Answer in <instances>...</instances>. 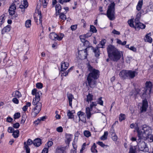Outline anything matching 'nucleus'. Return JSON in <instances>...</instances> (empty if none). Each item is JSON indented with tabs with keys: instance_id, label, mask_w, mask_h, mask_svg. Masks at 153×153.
Instances as JSON below:
<instances>
[{
	"instance_id": "f257e3e1",
	"label": "nucleus",
	"mask_w": 153,
	"mask_h": 153,
	"mask_svg": "<svg viewBox=\"0 0 153 153\" xmlns=\"http://www.w3.org/2000/svg\"><path fill=\"white\" fill-rule=\"evenodd\" d=\"M32 94L33 95L35 96V97L33 99L32 102L33 105L35 106V107L32 109V115L33 117H35L41 109L42 104L39 101L42 93L40 91L37 92V90L34 89L32 90Z\"/></svg>"
},
{
	"instance_id": "f03ea898",
	"label": "nucleus",
	"mask_w": 153,
	"mask_h": 153,
	"mask_svg": "<svg viewBox=\"0 0 153 153\" xmlns=\"http://www.w3.org/2000/svg\"><path fill=\"white\" fill-rule=\"evenodd\" d=\"M107 51L108 56L111 60L117 62L120 59L122 56H123L122 59H123L122 52L119 51L114 46L109 45L107 48Z\"/></svg>"
},
{
	"instance_id": "7ed1b4c3",
	"label": "nucleus",
	"mask_w": 153,
	"mask_h": 153,
	"mask_svg": "<svg viewBox=\"0 0 153 153\" xmlns=\"http://www.w3.org/2000/svg\"><path fill=\"white\" fill-rule=\"evenodd\" d=\"M138 137L140 139H145L149 137L152 133L151 128L146 126H144L143 128L137 130Z\"/></svg>"
},
{
	"instance_id": "20e7f679",
	"label": "nucleus",
	"mask_w": 153,
	"mask_h": 153,
	"mask_svg": "<svg viewBox=\"0 0 153 153\" xmlns=\"http://www.w3.org/2000/svg\"><path fill=\"white\" fill-rule=\"evenodd\" d=\"M88 71L90 72L87 78L97 79L99 77V71L93 68L90 64H88L87 67Z\"/></svg>"
},
{
	"instance_id": "39448f33",
	"label": "nucleus",
	"mask_w": 153,
	"mask_h": 153,
	"mask_svg": "<svg viewBox=\"0 0 153 153\" xmlns=\"http://www.w3.org/2000/svg\"><path fill=\"white\" fill-rule=\"evenodd\" d=\"M115 4L114 2L111 3L108 7V9L107 11V15L110 20H114L115 17Z\"/></svg>"
},
{
	"instance_id": "423d86ee",
	"label": "nucleus",
	"mask_w": 153,
	"mask_h": 153,
	"mask_svg": "<svg viewBox=\"0 0 153 153\" xmlns=\"http://www.w3.org/2000/svg\"><path fill=\"white\" fill-rule=\"evenodd\" d=\"M152 83L151 82H147L146 83V87L144 89L145 91L143 94L142 98L144 97L147 94H150L151 92Z\"/></svg>"
},
{
	"instance_id": "0eeeda50",
	"label": "nucleus",
	"mask_w": 153,
	"mask_h": 153,
	"mask_svg": "<svg viewBox=\"0 0 153 153\" xmlns=\"http://www.w3.org/2000/svg\"><path fill=\"white\" fill-rule=\"evenodd\" d=\"M64 36V34L62 33L57 35L55 33H51L50 34L49 37L51 39L53 40L60 41L62 40Z\"/></svg>"
},
{
	"instance_id": "6e6552de",
	"label": "nucleus",
	"mask_w": 153,
	"mask_h": 153,
	"mask_svg": "<svg viewBox=\"0 0 153 153\" xmlns=\"http://www.w3.org/2000/svg\"><path fill=\"white\" fill-rule=\"evenodd\" d=\"M35 22H36L37 25L41 24L42 27V15L41 12L40 11H39L38 10L37 17H34Z\"/></svg>"
},
{
	"instance_id": "1a4fd4ad",
	"label": "nucleus",
	"mask_w": 153,
	"mask_h": 153,
	"mask_svg": "<svg viewBox=\"0 0 153 153\" xmlns=\"http://www.w3.org/2000/svg\"><path fill=\"white\" fill-rule=\"evenodd\" d=\"M138 73L135 71L131 70H128V79H131L134 78L137 75Z\"/></svg>"
},
{
	"instance_id": "9d476101",
	"label": "nucleus",
	"mask_w": 153,
	"mask_h": 153,
	"mask_svg": "<svg viewBox=\"0 0 153 153\" xmlns=\"http://www.w3.org/2000/svg\"><path fill=\"white\" fill-rule=\"evenodd\" d=\"M77 115L79 118V120H80L83 123L86 122V118L85 113L81 111H79L78 112Z\"/></svg>"
},
{
	"instance_id": "9b49d317",
	"label": "nucleus",
	"mask_w": 153,
	"mask_h": 153,
	"mask_svg": "<svg viewBox=\"0 0 153 153\" xmlns=\"http://www.w3.org/2000/svg\"><path fill=\"white\" fill-rule=\"evenodd\" d=\"M26 144L25 142H24V145L25 149L26 151V153H30V149L28 147V146L31 145L32 143H33V141H32L31 139H29L27 141Z\"/></svg>"
},
{
	"instance_id": "f8f14e48",
	"label": "nucleus",
	"mask_w": 153,
	"mask_h": 153,
	"mask_svg": "<svg viewBox=\"0 0 153 153\" xmlns=\"http://www.w3.org/2000/svg\"><path fill=\"white\" fill-rule=\"evenodd\" d=\"M148 106V102L146 99L143 100L142 105L140 108L141 112H145Z\"/></svg>"
},
{
	"instance_id": "ddd939ff",
	"label": "nucleus",
	"mask_w": 153,
	"mask_h": 153,
	"mask_svg": "<svg viewBox=\"0 0 153 153\" xmlns=\"http://www.w3.org/2000/svg\"><path fill=\"white\" fill-rule=\"evenodd\" d=\"M128 70H123L119 73V76L120 78L123 79H128Z\"/></svg>"
},
{
	"instance_id": "4468645a",
	"label": "nucleus",
	"mask_w": 153,
	"mask_h": 153,
	"mask_svg": "<svg viewBox=\"0 0 153 153\" xmlns=\"http://www.w3.org/2000/svg\"><path fill=\"white\" fill-rule=\"evenodd\" d=\"M96 79L87 78L88 85L91 88H94L96 85V82L95 80Z\"/></svg>"
},
{
	"instance_id": "2eb2a0df",
	"label": "nucleus",
	"mask_w": 153,
	"mask_h": 153,
	"mask_svg": "<svg viewBox=\"0 0 153 153\" xmlns=\"http://www.w3.org/2000/svg\"><path fill=\"white\" fill-rule=\"evenodd\" d=\"M16 9V6L15 4L14 3H13L9 8V14L11 15L14 14L15 12V10Z\"/></svg>"
},
{
	"instance_id": "dca6fc26",
	"label": "nucleus",
	"mask_w": 153,
	"mask_h": 153,
	"mask_svg": "<svg viewBox=\"0 0 153 153\" xmlns=\"http://www.w3.org/2000/svg\"><path fill=\"white\" fill-rule=\"evenodd\" d=\"M65 61L62 63L61 67V71H64L67 69L69 66L68 62H65Z\"/></svg>"
},
{
	"instance_id": "f3484780",
	"label": "nucleus",
	"mask_w": 153,
	"mask_h": 153,
	"mask_svg": "<svg viewBox=\"0 0 153 153\" xmlns=\"http://www.w3.org/2000/svg\"><path fill=\"white\" fill-rule=\"evenodd\" d=\"M139 149L140 151H143L146 148V143L144 141H142L138 144Z\"/></svg>"
},
{
	"instance_id": "a211bd4d",
	"label": "nucleus",
	"mask_w": 153,
	"mask_h": 153,
	"mask_svg": "<svg viewBox=\"0 0 153 153\" xmlns=\"http://www.w3.org/2000/svg\"><path fill=\"white\" fill-rule=\"evenodd\" d=\"M135 28L139 29L141 28L144 29L145 28L146 26L141 23L138 22H135Z\"/></svg>"
},
{
	"instance_id": "6ab92c4d",
	"label": "nucleus",
	"mask_w": 153,
	"mask_h": 153,
	"mask_svg": "<svg viewBox=\"0 0 153 153\" xmlns=\"http://www.w3.org/2000/svg\"><path fill=\"white\" fill-rule=\"evenodd\" d=\"M72 138V137L71 134H66L65 142L67 144L69 145L70 141L71 140Z\"/></svg>"
},
{
	"instance_id": "aec40b11",
	"label": "nucleus",
	"mask_w": 153,
	"mask_h": 153,
	"mask_svg": "<svg viewBox=\"0 0 153 153\" xmlns=\"http://www.w3.org/2000/svg\"><path fill=\"white\" fill-rule=\"evenodd\" d=\"M41 140L39 138H36L33 141V144L36 147L39 146L41 144Z\"/></svg>"
},
{
	"instance_id": "412c9836",
	"label": "nucleus",
	"mask_w": 153,
	"mask_h": 153,
	"mask_svg": "<svg viewBox=\"0 0 153 153\" xmlns=\"http://www.w3.org/2000/svg\"><path fill=\"white\" fill-rule=\"evenodd\" d=\"M67 95L68 99L69 105L71 106L72 105V99L74 98L72 94L69 93H67Z\"/></svg>"
},
{
	"instance_id": "4be33fe9",
	"label": "nucleus",
	"mask_w": 153,
	"mask_h": 153,
	"mask_svg": "<svg viewBox=\"0 0 153 153\" xmlns=\"http://www.w3.org/2000/svg\"><path fill=\"white\" fill-rule=\"evenodd\" d=\"M92 110H91L90 108L89 107H87L85 109V113L86 114L87 118L88 119H89L91 116L92 114H91V111Z\"/></svg>"
},
{
	"instance_id": "5701e85b",
	"label": "nucleus",
	"mask_w": 153,
	"mask_h": 153,
	"mask_svg": "<svg viewBox=\"0 0 153 153\" xmlns=\"http://www.w3.org/2000/svg\"><path fill=\"white\" fill-rule=\"evenodd\" d=\"M151 36V33L147 34L145 36L144 38L145 41L146 42H148L149 43H151L152 42V39L150 37Z\"/></svg>"
},
{
	"instance_id": "b1692460",
	"label": "nucleus",
	"mask_w": 153,
	"mask_h": 153,
	"mask_svg": "<svg viewBox=\"0 0 153 153\" xmlns=\"http://www.w3.org/2000/svg\"><path fill=\"white\" fill-rule=\"evenodd\" d=\"M12 95L13 97L18 98L21 97L22 96L21 93L18 91H16L13 92Z\"/></svg>"
},
{
	"instance_id": "393cba45",
	"label": "nucleus",
	"mask_w": 153,
	"mask_h": 153,
	"mask_svg": "<svg viewBox=\"0 0 153 153\" xmlns=\"http://www.w3.org/2000/svg\"><path fill=\"white\" fill-rule=\"evenodd\" d=\"M10 30V26L9 25H8L6 27H4V28L2 30L1 33L2 34H4L6 32H9Z\"/></svg>"
},
{
	"instance_id": "a878e982",
	"label": "nucleus",
	"mask_w": 153,
	"mask_h": 153,
	"mask_svg": "<svg viewBox=\"0 0 153 153\" xmlns=\"http://www.w3.org/2000/svg\"><path fill=\"white\" fill-rule=\"evenodd\" d=\"M143 4V0H139L136 7V9L138 11H140L142 7Z\"/></svg>"
},
{
	"instance_id": "bb28decb",
	"label": "nucleus",
	"mask_w": 153,
	"mask_h": 153,
	"mask_svg": "<svg viewBox=\"0 0 153 153\" xmlns=\"http://www.w3.org/2000/svg\"><path fill=\"white\" fill-rule=\"evenodd\" d=\"M93 95L91 94L88 93L87 95L86 101L88 102H91L93 100Z\"/></svg>"
},
{
	"instance_id": "cd10ccee",
	"label": "nucleus",
	"mask_w": 153,
	"mask_h": 153,
	"mask_svg": "<svg viewBox=\"0 0 153 153\" xmlns=\"http://www.w3.org/2000/svg\"><path fill=\"white\" fill-rule=\"evenodd\" d=\"M106 42V40L105 39L102 40L98 45L99 47L100 48H103V46L105 45Z\"/></svg>"
},
{
	"instance_id": "c85d7f7f",
	"label": "nucleus",
	"mask_w": 153,
	"mask_h": 153,
	"mask_svg": "<svg viewBox=\"0 0 153 153\" xmlns=\"http://www.w3.org/2000/svg\"><path fill=\"white\" fill-rule=\"evenodd\" d=\"M13 137L16 138L18 137L19 135V131L18 130H16L13 132Z\"/></svg>"
},
{
	"instance_id": "c756f323",
	"label": "nucleus",
	"mask_w": 153,
	"mask_h": 153,
	"mask_svg": "<svg viewBox=\"0 0 153 153\" xmlns=\"http://www.w3.org/2000/svg\"><path fill=\"white\" fill-rule=\"evenodd\" d=\"M128 23L130 27L135 28V25H134L133 24L134 22L133 19H131L128 20Z\"/></svg>"
},
{
	"instance_id": "7c9ffc66",
	"label": "nucleus",
	"mask_w": 153,
	"mask_h": 153,
	"mask_svg": "<svg viewBox=\"0 0 153 153\" xmlns=\"http://www.w3.org/2000/svg\"><path fill=\"white\" fill-rule=\"evenodd\" d=\"M94 52L95 54V56L96 57H98L100 55L99 49L97 47L94 50Z\"/></svg>"
},
{
	"instance_id": "2f4dec72",
	"label": "nucleus",
	"mask_w": 153,
	"mask_h": 153,
	"mask_svg": "<svg viewBox=\"0 0 153 153\" xmlns=\"http://www.w3.org/2000/svg\"><path fill=\"white\" fill-rule=\"evenodd\" d=\"M108 133L107 131L105 132L104 134L101 137V139L102 140H105L107 139Z\"/></svg>"
},
{
	"instance_id": "473e14b6",
	"label": "nucleus",
	"mask_w": 153,
	"mask_h": 153,
	"mask_svg": "<svg viewBox=\"0 0 153 153\" xmlns=\"http://www.w3.org/2000/svg\"><path fill=\"white\" fill-rule=\"evenodd\" d=\"M117 43L122 45H125L126 43V41H124L123 42H122L121 40L119 39H117Z\"/></svg>"
},
{
	"instance_id": "72a5a7b5",
	"label": "nucleus",
	"mask_w": 153,
	"mask_h": 153,
	"mask_svg": "<svg viewBox=\"0 0 153 153\" xmlns=\"http://www.w3.org/2000/svg\"><path fill=\"white\" fill-rule=\"evenodd\" d=\"M25 25L27 28L30 27L31 25V21L29 19L27 20L25 22Z\"/></svg>"
},
{
	"instance_id": "f704fd0d",
	"label": "nucleus",
	"mask_w": 153,
	"mask_h": 153,
	"mask_svg": "<svg viewBox=\"0 0 153 153\" xmlns=\"http://www.w3.org/2000/svg\"><path fill=\"white\" fill-rule=\"evenodd\" d=\"M96 146L95 143H94L93 146L91 148V150L92 152L96 153L97 152V150L96 149Z\"/></svg>"
},
{
	"instance_id": "c9c22d12",
	"label": "nucleus",
	"mask_w": 153,
	"mask_h": 153,
	"mask_svg": "<svg viewBox=\"0 0 153 153\" xmlns=\"http://www.w3.org/2000/svg\"><path fill=\"white\" fill-rule=\"evenodd\" d=\"M59 18L61 19L64 20L66 19V16L63 13H61L59 14Z\"/></svg>"
},
{
	"instance_id": "e433bc0d",
	"label": "nucleus",
	"mask_w": 153,
	"mask_h": 153,
	"mask_svg": "<svg viewBox=\"0 0 153 153\" xmlns=\"http://www.w3.org/2000/svg\"><path fill=\"white\" fill-rule=\"evenodd\" d=\"M26 117L27 116L26 115V114L25 113L22 116V118L21 120V123L24 124L25 123V121L26 120Z\"/></svg>"
},
{
	"instance_id": "4c0bfd02",
	"label": "nucleus",
	"mask_w": 153,
	"mask_h": 153,
	"mask_svg": "<svg viewBox=\"0 0 153 153\" xmlns=\"http://www.w3.org/2000/svg\"><path fill=\"white\" fill-rule=\"evenodd\" d=\"M111 133H112L111 135L112 136V138L113 140L114 141H116L117 139V137L115 133L113 132Z\"/></svg>"
},
{
	"instance_id": "58836bf2",
	"label": "nucleus",
	"mask_w": 153,
	"mask_h": 153,
	"mask_svg": "<svg viewBox=\"0 0 153 153\" xmlns=\"http://www.w3.org/2000/svg\"><path fill=\"white\" fill-rule=\"evenodd\" d=\"M125 118V115L124 114H121L119 116V120L120 121H122L124 120Z\"/></svg>"
},
{
	"instance_id": "ea45409f",
	"label": "nucleus",
	"mask_w": 153,
	"mask_h": 153,
	"mask_svg": "<svg viewBox=\"0 0 153 153\" xmlns=\"http://www.w3.org/2000/svg\"><path fill=\"white\" fill-rule=\"evenodd\" d=\"M97 105V103L96 102H91V103L90 105V108L91 109V110H92V108L93 107H95Z\"/></svg>"
},
{
	"instance_id": "a19ab883",
	"label": "nucleus",
	"mask_w": 153,
	"mask_h": 153,
	"mask_svg": "<svg viewBox=\"0 0 153 153\" xmlns=\"http://www.w3.org/2000/svg\"><path fill=\"white\" fill-rule=\"evenodd\" d=\"M55 9L56 11H57L59 13L61 9V7L59 4H56L55 7Z\"/></svg>"
},
{
	"instance_id": "79ce46f5",
	"label": "nucleus",
	"mask_w": 153,
	"mask_h": 153,
	"mask_svg": "<svg viewBox=\"0 0 153 153\" xmlns=\"http://www.w3.org/2000/svg\"><path fill=\"white\" fill-rule=\"evenodd\" d=\"M42 5L44 8H45L48 3V0H42Z\"/></svg>"
},
{
	"instance_id": "37998d69",
	"label": "nucleus",
	"mask_w": 153,
	"mask_h": 153,
	"mask_svg": "<svg viewBox=\"0 0 153 153\" xmlns=\"http://www.w3.org/2000/svg\"><path fill=\"white\" fill-rule=\"evenodd\" d=\"M90 31L91 32L94 33H96L97 31V30L93 25H92L90 26Z\"/></svg>"
},
{
	"instance_id": "c03bdc74",
	"label": "nucleus",
	"mask_w": 153,
	"mask_h": 153,
	"mask_svg": "<svg viewBox=\"0 0 153 153\" xmlns=\"http://www.w3.org/2000/svg\"><path fill=\"white\" fill-rule=\"evenodd\" d=\"M84 134L87 137H88L91 135V133L88 131H85L84 132Z\"/></svg>"
},
{
	"instance_id": "a18cd8bd",
	"label": "nucleus",
	"mask_w": 153,
	"mask_h": 153,
	"mask_svg": "<svg viewBox=\"0 0 153 153\" xmlns=\"http://www.w3.org/2000/svg\"><path fill=\"white\" fill-rule=\"evenodd\" d=\"M67 115L69 117V118H72L74 116L73 115V113L70 110L68 111Z\"/></svg>"
},
{
	"instance_id": "49530a36",
	"label": "nucleus",
	"mask_w": 153,
	"mask_h": 153,
	"mask_svg": "<svg viewBox=\"0 0 153 153\" xmlns=\"http://www.w3.org/2000/svg\"><path fill=\"white\" fill-rule=\"evenodd\" d=\"M141 16V13H138L135 19V22H138Z\"/></svg>"
},
{
	"instance_id": "de8ad7c7",
	"label": "nucleus",
	"mask_w": 153,
	"mask_h": 153,
	"mask_svg": "<svg viewBox=\"0 0 153 153\" xmlns=\"http://www.w3.org/2000/svg\"><path fill=\"white\" fill-rule=\"evenodd\" d=\"M102 98L101 97L99 98L98 99L97 101V104H98L101 105H103V101H102Z\"/></svg>"
},
{
	"instance_id": "09e8293b",
	"label": "nucleus",
	"mask_w": 153,
	"mask_h": 153,
	"mask_svg": "<svg viewBox=\"0 0 153 153\" xmlns=\"http://www.w3.org/2000/svg\"><path fill=\"white\" fill-rule=\"evenodd\" d=\"M20 117V114L18 112L15 113L14 115V119H18Z\"/></svg>"
},
{
	"instance_id": "8fccbe9b",
	"label": "nucleus",
	"mask_w": 153,
	"mask_h": 153,
	"mask_svg": "<svg viewBox=\"0 0 153 153\" xmlns=\"http://www.w3.org/2000/svg\"><path fill=\"white\" fill-rule=\"evenodd\" d=\"M71 0H58V1L61 4L69 2Z\"/></svg>"
},
{
	"instance_id": "3c124183",
	"label": "nucleus",
	"mask_w": 153,
	"mask_h": 153,
	"mask_svg": "<svg viewBox=\"0 0 153 153\" xmlns=\"http://www.w3.org/2000/svg\"><path fill=\"white\" fill-rule=\"evenodd\" d=\"M53 144V142L51 141H48L47 143V145L48 148H49Z\"/></svg>"
},
{
	"instance_id": "603ef678",
	"label": "nucleus",
	"mask_w": 153,
	"mask_h": 153,
	"mask_svg": "<svg viewBox=\"0 0 153 153\" xmlns=\"http://www.w3.org/2000/svg\"><path fill=\"white\" fill-rule=\"evenodd\" d=\"M36 86L39 89L42 88L43 87V85L41 83H38L36 84Z\"/></svg>"
},
{
	"instance_id": "864d4df0",
	"label": "nucleus",
	"mask_w": 153,
	"mask_h": 153,
	"mask_svg": "<svg viewBox=\"0 0 153 153\" xmlns=\"http://www.w3.org/2000/svg\"><path fill=\"white\" fill-rule=\"evenodd\" d=\"M7 131L9 133H12L14 131V130L12 127H9L8 128Z\"/></svg>"
},
{
	"instance_id": "5fc2aeb1",
	"label": "nucleus",
	"mask_w": 153,
	"mask_h": 153,
	"mask_svg": "<svg viewBox=\"0 0 153 153\" xmlns=\"http://www.w3.org/2000/svg\"><path fill=\"white\" fill-rule=\"evenodd\" d=\"M13 127L16 128H17L20 126L19 124L18 123H16L13 125Z\"/></svg>"
},
{
	"instance_id": "6e6d98bb",
	"label": "nucleus",
	"mask_w": 153,
	"mask_h": 153,
	"mask_svg": "<svg viewBox=\"0 0 153 153\" xmlns=\"http://www.w3.org/2000/svg\"><path fill=\"white\" fill-rule=\"evenodd\" d=\"M97 143L102 147H104L105 146H107L106 145H105L102 142H97Z\"/></svg>"
},
{
	"instance_id": "4d7b16f0",
	"label": "nucleus",
	"mask_w": 153,
	"mask_h": 153,
	"mask_svg": "<svg viewBox=\"0 0 153 153\" xmlns=\"http://www.w3.org/2000/svg\"><path fill=\"white\" fill-rule=\"evenodd\" d=\"M12 101H13V102L15 104H18L19 103V100L16 97L13 98V99Z\"/></svg>"
},
{
	"instance_id": "13d9d810",
	"label": "nucleus",
	"mask_w": 153,
	"mask_h": 153,
	"mask_svg": "<svg viewBox=\"0 0 153 153\" xmlns=\"http://www.w3.org/2000/svg\"><path fill=\"white\" fill-rule=\"evenodd\" d=\"M56 131L59 132H62L63 131V128L61 126H59L56 128Z\"/></svg>"
},
{
	"instance_id": "bf43d9fd",
	"label": "nucleus",
	"mask_w": 153,
	"mask_h": 153,
	"mask_svg": "<svg viewBox=\"0 0 153 153\" xmlns=\"http://www.w3.org/2000/svg\"><path fill=\"white\" fill-rule=\"evenodd\" d=\"M112 33L114 34L118 35H119L120 34V32L117 31L115 29L113 30L112 31Z\"/></svg>"
},
{
	"instance_id": "052dcab7",
	"label": "nucleus",
	"mask_w": 153,
	"mask_h": 153,
	"mask_svg": "<svg viewBox=\"0 0 153 153\" xmlns=\"http://www.w3.org/2000/svg\"><path fill=\"white\" fill-rule=\"evenodd\" d=\"M48 147L44 148L42 150V153H48Z\"/></svg>"
},
{
	"instance_id": "680f3d73",
	"label": "nucleus",
	"mask_w": 153,
	"mask_h": 153,
	"mask_svg": "<svg viewBox=\"0 0 153 153\" xmlns=\"http://www.w3.org/2000/svg\"><path fill=\"white\" fill-rule=\"evenodd\" d=\"M77 27V25H75L71 26V30H75L76 29Z\"/></svg>"
},
{
	"instance_id": "e2e57ef3",
	"label": "nucleus",
	"mask_w": 153,
	"mask_h": 153,
	"mask_svg": "<svg viewBox=\"0 0 153 153\" xmlns=\"http://www.w3.org/2000/svg\"><path fill=\"white\" fill-rule=\"evenodd\" d=\"M63 151L60 148L56 149V153H63Z\"/></svg>"
},
{
	"instance_id": "0e129e2a",
	"label": "nucleus",
	"mask_w": 153,
	"mask_h": 153,
	"mask_svg": "<svg viewBox=\"0 0 153 153\" xmlns=\"http://www.w3.org/2000/svg\"><path fill=\"white\" fill-rule=\"evenodd\" d=\"M13 120V119L10 117H7L6 119V121L9 123H11Z\"/></svg>"
},
{
	"instance_id": "69168bd1",
	"label": "nucleus",
	"mask_w": 153,
	"mask_h": 153,
	"mask_svg": "<svg viewBox=\"0 0 153 153\" xmlns=\"http://www.w3.org/2000/svg\"><path fill=\"white\" fill-rule=\"evenodd\" d=\"M19 7H20V8L21 9H22V11L23 12H24L25 11V8H26L23 5H20Z\"/></svg>"
},
{
	"instance_id": "338daca9",
	"label": "nucleus",
	"mask_w": 153,
	"mask_h": 153,
	"mask_svg": "<svg viewBox=\"0 0 153 153\" xmlns=\"http://www.w3.org/2000/svg\"><path fill=\"white\" fill-rule=\"evenodd\" d=\"M129 49L133 51L134 52H136L137 50L136 48L134 46H131L129 48Z\"/></svg>"
},
{
	"instance_id": "774afa93",
	"label": "nucleus",
	"mask_w": 153,
	"mask_h": 153,
	"mask_svg": "<svg viewBox=\"0 0 153 153\" xmlns=\"http://www.w3.org/2000/svg\"><path fill=\"white\" fill-rule=\"evenodd\" d=\"M92 33H88L87 34H85L86 38L90 37L92 35Z\"/></svg>"
}]
</instances>
